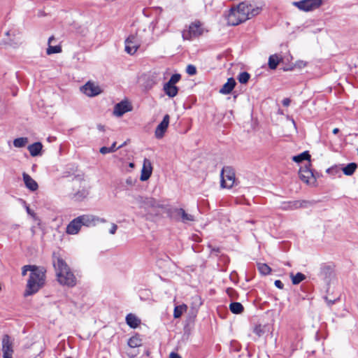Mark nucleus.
<instances>
[{
  "label": "nucleus",
  "instance_id": "f257e3e1",
  "mask_svg": "<svg viewBox=\"0 0 358 358\" xmlns=\"http://www.w3.org/2000/svg\"><path fill=\"white\" fill-rule=\"evenodd\" d=\"M52 264L59 284L70 287H74L77 279L66 262L55 252L52 255Z\"/></svg>",
  "mask_w": 358,
  "mask_h": 358
},
{
  "label": "nucleus",
  "instance_id": "f03ea898",
  "mask_svg": "<svg viewBox=\"0 0 358 358\" xmlns=\"http://www.w3.org/2000/svg\"><path fill=\"white\" fill-rule=\"evenodd\" d=\"M45 271L36 266L32 270L27 281L24 296H30L36 293L45 284Z\"/></svg>",
  "mask_w": 358,
  "mask_h": 358
},
{
  "label": "nucleus",
  "instance_id": "7ed1b4c3",
  "mask_svg": "<svg viewBox=\"0 0 358 358\" xmlns=\"http://www.w3.org/2000/svg\"><path fill=\"white\" fill-rule=\"evenodd\" d=\"M236 8L238 10L239 16L244 22L257 15L262 10L260 7L254 6L245 1L240 3Z\"/></svg>",
  "mask_w": 358,
  "mask_h": 358
},
{
  "label": "nucleus",
  "instance_id": "20e7f679",
  "mask_svg": "<svg viewBox=\"0 0 358 358\" xmlns=\"http://www.w3.org/2000/svg\"><path fill=\"white\" fill-rule=\"evenodd\" d=\"M204 29L199 20L192 22L187 29L182 31V36L184 40L191 41L193 38H198L203 34Z\"/></svg>",
  "mask_w": 358,
  "mask_h": 358
},
{
  "label": "nucleus",
  "instance_id": "39448f33",
  "mask_svg": "<svg viewBox=\"0 0 358 358\" xmlns=\"http://www.w3.org/2000/svg\"><path fill=\"white\" fill-rule=\"evenodd\" d=\"M220 185L222 188H231L236 180L235 171L231 166H224L221 171Z\"/></svg>",
  "mask_w": 358,
  "mask_h": 358
},
{
  "label": "nucleus",
  "instance_id": "423d86ee",
  "mask_svg": "<svg viewBox=\"0 0 358 358\" xmlns=\"http://www.w3.org/2000/svg\"><path fill=\"white\" fill-rule=\"evenodd\" d=\"M135 201L138 204L139 208H144L145 210L162 207L152 197L138 195L135 197Z\"/></svg>",
  "mask_w": 358,
  "mask_h": 358
},
{
  "label": "nucleus",
  "instance_id": "0eeeda50",
  "mask_svg": "<svg viewBox=\"0 0 358 358\" xmlns=\"http://www.w3.org/2000/svg\"><path fill=\"white\" fill-rule=\"evenodd\" d=\"M170 217L183 223L194 221V215L185 212L183 208H175L170 210Z\"/></svg>",
  "mask_w": 358,
  "mask_h": 358
},
{
  "label": "nucleus",
  "instance_id": "6e6552de",
  "mask_svg": "<svg viewBox=\"0 0 358 358\" xmlns=\"http://www.w3.org/2000/svg\"><path fill=\"white\" fill-rule=\"evenodd\" d=\"M322 3V0H301L294 2L299 10L308 12L318 8Z\"/></svg>",
  "mask_w": 358,
  "mask_h": 358
},
{
  "label": "nucleus",
  "instance_id": "1a4fd4ad",
  "mask_svg": "<svg viewBox=\"0 0 358 358\" xmlns=\"http://www.w3.org/2000/svg\"><path fill=\"white\" fill-rule=\"evenodd\" d=\"M310 162H308V165L301 167L299 172L301 180L307 184L314 183L316 181V178L313 171L310 169Z\"/></svg>",
  "mask_w": 358,
  "mask_h": 358
},
{
  "label": "nucleus",
  "instance_id": "9d476101",
  "mask_svg": "<svg viewBox=\"0 0 358 358\" xmlns=\"http://www.w3.org/2000/svg\"><path fill=\"white\" fill-rule=\"evenodd\" d=\"M140 46L137 36L130 35L125 40V51L129 55H134Z\"/></svg>",
  "mask_w": 358,
  "mask_h": 358
},
{
  "label": "nucleus",
  "instance_id": "9b49d317",
  "mask_svg": "<svg viewBox=\"0 0 358 358\" xmlns=\"http://www.w3.org/2000/svg\"><path fill=\"white\" fill-rule=\"evenodd\" d=\"M2 352L3 358H12L13 354V343L8 335H4L2 339Z\"/></svg>",
  "mask_w": 358,
  "mask_h": 358
},
{
  "label": "nucleus",
  "instance_id": "f8f14e48",
  "mask_svg": "<svg viewBox=\"0 0 358 358\" xmlns=\"http://www.w3.org/2000/svg\"><path fill=\"white\" fill-rule=\"evenodd\" d=\"M169 119H170L169 115H165L164 116L162 121L157 127L155 131V135L157 138L160 139L164 136V135L169 127Z\"/></svg>",
  "mask_w": 358,
  "mask_h": 358
},
{
  "label": "nucleus",
  "instance_id": "ddd939ff",
  "mask_svg": "<svg viewBox=\"0 0 358 358\" xmlns=\"http://www.w3.org/2000/svg\"><path fill=\"white\" fill-rule=\"evenodd\" d=\"M239 15L240 14L238 13V10H237L235 7L231 8L227 16L228 24L231 26H236L242 22H244V21L242 20V18Z\"/></svg>",
  "mask_w": 358,
  "mask_h": 358
},
{
  "label": "nucleus",
  "instance_id": "4468645a",
  "mask_svg": "<svg viewBox=\"0 0 358 358\" xmlns=\"http://www.w3.org/2000/svg\"><path fill=\"white\" fill-rule=\"evenodd\" d=\"M82 90L89 96H94L101 92V90L98 85H96L94 83L90 81L83 86Z\"/></svg>",
  "mask_w": 358,
  "mask_h": 358
},
{
  "label": "nucleus",
  "instance_id": "2eb2a0df",
  "mask_svg": "<svg viewBox=\"0 0 358 358\" xmlns=\"http://www.w3.org/2000/svg\"><path fill=\"white\" fill-rule=\"evenodd\" d=\"M152 166L150 161L148 159H144L143 168L141 170V180L145 181L148 180L152 174Z\"/></svg>",
  "mask_w": 358,
  "mask_h": 358
},
{
  "label": "nucleus",
  "instance_id": "dca6fc26",
  "mask_svg": "<svg viewBox=\"0 0 358 358\" xmlns=\"http://www.w3.org/2000/svg\"><path fill=\"white\" fill-rule=\"evenodd\" d=\"M130 110H131V106L127 101H122L117 103L114 107V114L119 117Z\"/></svg>",
  "mask_w": 358,
  "mask_h": 358
},
{
  "label": "nucleus",
  "instance_id": "f3484780",
  "mask_svg": "<svg viewBox=\"0 0 358 358\" xmlns=\"http://www.w3.org/2000/svg\"><path fill=\"white\" fill-rule=\"evenodd\" d=\"M141 79L142 85L146 90H150L157 83V76L155 73L144 75Z\"/></svg>",
  "mask_w": 358,
  "mask_h": 358
},
{
  "label": "nucleus",
  "instance_id": "a211bd4d",
  "mask_svg": "<svg viewBox=\"0 0 358 358\" xmlns=\"http://www.w3.org/2000/svg\"><path fill=\"white\" fill-rule=\"evenodd\" d=\"M81 225L91 227L96 225V219L97 216L93 215H83L78 217Z\"/></svg>",
  "mask_w": 358,
  "mask_h": 358
},
{
  "label": "nucleus",
  "instance_id": "6ab92c4d",
  "mask_svg": "<svg viewBox=\"0 0 358 358\" xmlns=\"http://www.w3.org/2000/svg\"><path fill=\"white\" fill-rule=\"evenodd\" d=\"M82 225L78 218L73 219L66 227V233L69 234H76L79 232Z\"/></svg>",
  "mask_w": 358,
  "mask_h": 358
},
{
  "label": "nucleus",
  "instance_id": "aec40b11",
  "mask_svg": "<svg viewBox=\"0 0 358 358\" xmlns=\"http://www.w3.org/2000/svg\"><path fill=\"white\" fill-rule=\"evenodd\" d=\"M22 177L24 185L27 189L32 192L36 191L38 189V185L37 182L29 174L23 173Z\"/></svg>",
  "mask_w": 358,
  "mask_h": 358
},
{
  "label": "nucleus",
  "instance_id": "412c9836",
  "mask_svg": "<svg viewBox=\"0 0 358 358\" xmlns=\"http://www.w3.org/2000/svg\"><path fill=\"white\" fill-rule=\"evenodd\" d=\"M236 83L233 78H229L227 82L220 90V93L222 94H229L234 90Z\"/></svg>",
  "mask_w": 358,
  "mask_h": 358
},
{
  "label": "nucleus",
  "instance_id": "4be33fe9",
  "mask_svg": "<svg viewBox=\"0 0 358 358\" xmlns=\"http://www.w3.org/2000/svg\"><path fill=\"white\" fill-rule=\"evenodd\" d=\"M126 323L132 329H136L141 324V320L133 313H129L126 316Z\"/></svg>",
  "mask_w": 358,
  "mask_h": 358
},
{
  "label": "nucleus",
  "instance_id": "5701e85b",
  "mask_svg": "<svg viewBox=\"0 0 358 358\" xmlns=\"http://www.w3.org/2000/svg\"><path fill=\"white\" fill-rule=\"evenodd\" d=\"M43 148V145L40 142H36L28 146L27 149L32 157H36L41 155Z\"/></svg>",
  "mask_w": 358,
  "mask_h": 358
},
{
  "label": "nucleus",
  "instance_id": "b1692460",
  "mask_svg": "<svg viewBox=\"0 0 358 358\" xmlns=\"http://www.w3.org/2000/svg\"><path fill=\"white\" fill-rule=\"evenodd\" d=\"M164 91L167 96L173 98L178 94V88L176 85H172L166 83L164 85Z\"/></svg>",
  "mask_w": 358,
  "mask_h": 358
},
{
  "label": "nucleus",
  "instance_id": "393cba45",
  "mask_svg": "<svg viewBox=\"0 0 358 358\" xmlns=\"http://www.w3.org/2000/svg\"><path fill=\"white\" fill-rule=\"evenodd\" d=\"M281 60L282 57L276 54L271 55L268 58V67L272 70L275 69Z\"/></svg>",
  "mask_w": 358,
  "mask_h": 358
},
{
  "label": "nucleus",
  "instance_id": "a878e982",
  "mask_svg": "<svg viewBox=\"0 0 358 358\" xmlns=\"http://www.w3.org/2000/svg\"><path fill=\"white\" fill-rule=\"evenodd\" d=\"M229 310L234 314H241L244 310V307L239 302H232L229 304Z\"/></svg>",
  "mask_w": 358,
  "mask_h": 358
},
{
  "label": "nucleus",
  "instance_id": "bb28decb",
  "mask_svg": "<svg viewBox=\"0 0 358 358\" xmlns=\"http://www.w3.org/2000/svg\"><path fill=\"white\" fill-rule=\"evenodd\" d=\"M292 159L294 162L296 163H300L304 160H308V162H310V155L309 154L308 151H304L302 153L294 156L292 157Z\"/></svg>",
  "mask_w": 358,
  "mask_h": 358
},
{
  "label": "nucleus",
  "instance_id": "cd10ccee",
  "mask_svg": "<svg viewBox=\"0 0 358 358\" xmlns=\"http://www.w3.org/2000/svg\"><path fill=\"white\" fill-rule=\"evenodd\" d=\"M357 168L356 163L352 162L344 166L342 170L345 175L352 176Z\"/></svg>",
  "mask_w": 358,
  "mask_h": 358
},
{
  "label": "nucleus",
  "instance_id": "c85d7f7f",
  "mask_svg": "<svg viewBox=\"0 0 358 358\" xmlns=\"http://www.w3.org/2000/svg\"><path fill=\"white\" fill-rule=\"evenodd\" d=\"M298 201H289L282 203V208L285 210H292L298 209V205L295 204Z\"/></svg>",
  "mask_w": 358,
  "mask_h": 358
},
{
  "label": "nucleus",
  "instance_id": "c756f323",
  "mask_svg": "<svg viewBox=\"0 0 358 358\" xmlns=\"http://www.w3.org/2000/svg\"><path fill=\"white\" fill-rule=\"evenodd\" d=\"M298 202L295 204L298 205V208H307L313 206L315 203V201L308 200H297Z\"/></svg>",
  "mask_w": 358,
  "mask_h": 358
},
{
  "label": "nucleus",
  "instance_id": "7c9ffc66",
  "mask_svg": "<svg viewBox=\"0 0 358 358\" xmlns=\"http://www.w3.org/2000/svg\"><path fill=\"white\" fill-rule=\"evenodd\" d=\"M257 268L259 273L263 275H268L271 271V267L268 266L266 264L264 263H258Z\"/></svg>",
  "mask_w": 358,
  "mask_h": 358
},
{
  "label": "nucleus",
  "instance_id": "2f4dec72",
  "mask_svg": "<svg viewBox=\"0 0 358 358\" xmlns=\"http://www.w3.org/2000/svg\"><path fill=\"white\" fill-rule=\"evenodd\" d=\"M292 282L294 285H298L303 280L306 279V276L304 274L301 273H297L296 275L291 273Z\"/></svg>",
  "mask_w": 358,
  "mask_h": 358
},
{
  "label": "nucleus",
  "instance_id": "473e14b6",
  "mask_svg": "<svg viewBox=\"0 0 358 358\" xmlns=\"http://www.w3.org/2000/svg\"><path fill=\"white\" fill-rule=\"evenodd\" d=\"M117 150V148H116V142H114L110 147L103 146L101 148L99 152L103 155H106L108 153L114 152Z\"/></svg>",
  "mask_w": 358,
  "mask_h": 358
},
{
  "label": "nucleus",
  "instance_id": "72a5a7b5",
  "mask_svg": "<svg viewBox=\"0 0 358 358\" xmlns=\"http://www.w3.org/2000/svg\"><path fill=\"white\" fill-rule=\"evenodd\" d=\"M186 309L187 306L185 304L176 306L173 311V317L175 318H179Z\"/></svg>",
  "mask_w": 358,
  "mask_h": 358
},
{
  "label": "nucleus",
  "instance_id": "f704fd0d",
  "mask_svg": "<svg viewBox=\"0 0 358 358\" xmlns=\"http://www.w3.org/2000/svg\"><path fill=\"white\" fill-rule=\"evenodd\" d=\"M27 143H28L27 138L21 137V138H15L13 141V145L16 148H22V147H24Z\"/></svg>",
  "mask_w": 358,
  "mask_h": 358
},
{
  "label": "nucleus",
  "instance_id": "c9c22d12",
  "mask_svg": "<svg viewBox=\"0 0 358 358\" xmlns=\"http://www.w3.org/2000/svg\"><path fill=\"white\" fill-rule=\"evenodd\" d=\"M250 78V75L248 72L244 71V72H241L238 75V80L240 83L245 84L248 82Z\"/></svg>",
  "mask_w": 358,
  "mask_h": 358
},
{
  "label": "nucleus",
  "instance_id": "e433bc0d",
  "mask_svg": "<svg viewBox=\"0 0 358 358\" xmlns=\"http://www.w3.org/2000/svg\"><path fill=\"white\" fill-rule=\"evenodd\" d=\"M62 52V48L59 45L52 46L50 45L47 48L46 52L48 55H52L55 53H59Z\"/></svg>",
  "mask_w": 358,
  "mask_h": 358
},
{
  "label": "nucleus",
  "instance_id": "4c0bfd02",
  "mask_svg": "<svg viewBox=\"0 0 358 358\" xmlns=\"http://www.w3.org/2000/svg\"><path fill=\"white\" fill-rule=\"evenodd\" d=\"M128 345L131 348H136L141 345V341L136 337H132L129 340Z\"/></svg>",
  "mask_w": 358,
  "mask_h": 358
},
{
  "label": "nucleus",
  "instance_id": "58836bf2",
  "mask_svg": "<svg viewBox=\"0 0 358 358\" xmlns=\"http://www.w3.org/2000/svg\"><path fill=\"white\" fill-rule=\"evenodd\" d=\"M36 266H35V265H25L22 267V275L23 276L26 275H27V272L28 271H31V273H32V270H34L35 268H36Z\"/></svg>",
  "mask_w": 358,
  "mask_h": 358
},
{
  "label": "nucleus",
  "instance_id": "ea45409f",
  "mask_svg": "<svg viewBox=\"0 0 358 358\" xmlns=\"http://www.w3.org/2000/svg\"><path fill=\"white\" fill-rule=\"evenodd\" d=\"M180 79V74H173L170 80L167 82V83L175 85L176 83H177Z\"/></svg>",
  "mask_w": 358,
  "mask_h": 358
},
{
  "label": "nucleus",
  "instance_id": "a19ab883",
  "mask_svg": "<svg viewBox=\"0 0 358 358\" xmlns=\"http://www.w3.org/2000/svg\"><path fill=\"white\" fill-rule=\"evenodd\" d=\"M186 72L189 75V76H194L196 73V67L192 65V64H189L187 66V69H186Z\"/></svg>",
  "mask_w": 358,
  "mask_h": 358
},
{
  "label": "nucleus",
  "instance_id": "79ce46f5",
  "mask_svg": "<svg viewBox=\"0 0 358 358\" xmlns=\"http://www.w3.org/2000/svg\"><path fill=\"white\" fill-rule=\"evenodd\" d=\"M253 331L259 337L262 336V334H264V329H263V327L261 325L255 326V327L254 328Z\"/></svg>",
  "mask_w": 358,
  "mask_h": 358
},
{
  "label": "nucleus",
  "instance_id": "37998d69",
  "mask_svg": "<svg viewBox=\"0 0 358 358\" xmlns=\"http://www.w3.org/2000/svg\"><path fill=\"white\" fill-rule=\"evenodd\" d=\"M227 293L230 297L233 298L236 294V292L233 288L229 287L227 289Z\"/></svg>",
  "mask_w": 358,
  "mask_h": 358
},
{
  "label": "nucleus",
  "instance_id": "c03bdc74",
  "mask_svg": "<svg viewBox=\"0 0 358 358\" xmlns=\"http://www.w3.org/2000/svg\"><path fill=\"white\" fill-rule=\"evenodd\" d=\"M274 284H275V287L279 288V289H282L283 287H284V284L280 280H276L275 281Z\"/></svg>",
  "mask_w": 358,
  "mask_h": 358
},
{
  "label": "nucleus",
  "instance_id": "a18cd8bd",
  "mask_svg": "<svg viewBox=\"0 0 358 358\" xmlns=\"http://www.w3.org/2000/svg\"><path fill=\"white\" fill-rule=\"evenodd\" d=\"M26 208V211L27 213L30 215L31 216H32L33 217H36V213L30 209L29 206H25Z\"/></svg>",
  "mask_w": 358,
  "mask_h": 358
},
{
  "label": "nucleus",
  "instance_id": "49530a36",
  "mask_svg": "<svg viewBox=\"0 0 358 358\" xmlns=\"http://www.w3.org/2000/svg\"><path fill=\"white\" fill-rule=\"evenodd\" d=\"M117 226L115 224L113 223L111 228L109 231L110 234H115L117 231Z\"/></svg>",
  "mask_w": 358,
  "mask_h": 358
},
{
  "label": "nucleus",
  "instance_id": "de8ad7c7",
  "mask_svg": "<svg viewBox=\"0 0 358 358\" xmlns=\"http://www.w3.org/2000/svg\"><path fill=\"white\" fill-rule=\"evenodd\" d=\"M290 102H291V101H290V99H288V98H285V99H284L282 100V105H283L284 106H289V104H290Z\"/></svg>",
  "mask_w": 358,
  "mask_h": 358
},
{
  "label": "nucleus",
  "instance_id": "09e8293b",
  "mask_svg": "<svg viewBox=\"0 0 358 358\" xmlns=\"http://www.w3.org/2000/svg\"><path fill=\"white\" fill-rule=\"evenodd\" d=\"M170 358H182L178 353L171 352L170 354Z\"/></svg>",
  "mask_w": 358,
  "mask_h": 358
},
{
  "label": "nucleus",
  "instance_id": "8fccbe9b",
  "mask_svg": "<svg viewBox=\"0 0 358 358\" xmlns=\"http://www.w3.org/2000/svg\"><path fill=\"white\" fill-rule=\"evenodd\" d=\"M97 222L105 223V222H106V220L104 218H101V217H97V219H96V224Z\"/></svg>",
  "mask_w": 358,
  "mask_h": 358
},
{
  "label": "nucleus",
  "instance_id": "3c124183",
  "mask_svg": "<svg viewBox=\"0 0 358 358\" xmlns=\"http://www.w3.org/2000/svg\"><path fill=\"white\" fill-rule=\"evenodd\" d=\"M97 129L101 131H105V127L101 124H98L97 125Z\"/></svg>",
  "mask_w": 358,
  "mask_h": 358
},
{
  "label": "nucleus",
  "instance_id": "603ef678",
  "mask_svg": "<svg viewBox=\"0 0 358 358\" xmlns=\"http://www.w3.org/2000/svg\"><path fill=\"white\" fill-rule=\"evenodd\" d=\"M338 132H339V129L335 128V129H333V134H337Z\"/></svg>",
  "mask_w": 358,
  "mask_h": 358
},
{
  "label": "nucleus",
  "instance_id": "864d4df0",
  "mask_svg": "<svg viewBox=\"0 0 358 358\" xmlns=\"http://www.w3.org/2000/svg\"><path fill=\"white\" fill-rule=\"evenodd\" d=\"M335 301H336V300H334V301H331V300L328 301V303H329V305H332V304H334V302H335Z\"/></svg>",
  "mask_w": 358,
  "mask_h": 358
},
{
  "label": "nucleus",
  "instance_id": "5fc2aeb1",
  "mask_svg": "<svg viewBox=\"0 0 358 358\" xmlns=\"http://www.w3.org/2000/svg\"><path fill=\"white\" fill-rule=\"evenodd\" d=\"M125 145H126V142L123 143L122 145H120V146H118V147H117V149H119V148H121L124 147Z\"/></svg>",
  "mask_w": 358,
  "mask_h": 358
},
{
  "label": "nucleus",
  "instance_id": "6e6d98bb",
  "mask_svg": "<svg viewBox=\"0 0 358 358\" xmlns=\"http://www.w3.org/2000/svg\"><path fill=\"white\" fill-rule=\"evenodd\" d=\"M53 39H54L53 36L50 37L48 39V43L50 44L51 43L52 40H53Z\"/></svg>",
  "mask_w": 358,
  "mask_h": 358
},
{
  "label": "nucleus",
  "instance_id": "4d7b16f0",
  "mask_svg": "<svg viewBox=\"0 0 358 358\" xmlns=\"http://www.w3.org/2000/svg\"><path fill=\"white\" fill-rule=\"evenodd\" d=\"M212 251H215V252H220V249L218 248H213V249H212Z\"/></svg>",
  "mask_w": 358,
  "mask_h": 358
},
{
  "label": "nucleus",
  "instance_id": "13d9d810",
  "mask_svg": "<svg viewBox=\"0 0 358 358\" xmlns=\"http://www.w3.org/2000/svg\"><path fill=\"white\" fill-rule=\"evenodd\" d=\"M357 136H358V134H357Z\"/></svg>",
  "mask_w": 358,
  "mask_h": 358
}]
</instances>
